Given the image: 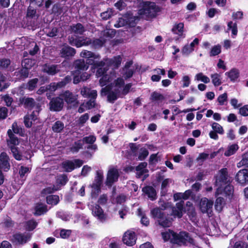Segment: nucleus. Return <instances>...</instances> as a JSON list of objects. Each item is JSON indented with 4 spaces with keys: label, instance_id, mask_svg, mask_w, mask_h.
<instances>
[{
    "label": "nucleus",
    "instance_id": "obj_1",
    "mask_svg": "<svg viewBox=\"0 0 248 248\" xmlns=\"http://www.w3.org/2000/svg\"><path fill=\"white\" fill-rule=\"evenodd\" d=\"M80 55L82 57L86 59V63L88 65H92V69H96V76L97 77H102V78L100 79L101 83L104 79L105 81H107L106 73L108 68L107 67H105L106 65L105 62L100 60L101 56L100 55L87 50H83Z\"/></svg>",
    "mask_w": 248,
    "mask_h": 248
},
{
    "label": "nucleus",
    "instance_id": "obj_2",
    "mask_svg": "<svg viewBox=\"0 0 248 248\" xmlns=\"http://www.w3.org/2000/svg\"><path fill=\"white\" fill-rule=\"evenodd\" d=\"M152 217L155 219L159 225L163 228L171 226L173 220L170 215L164 212L162 209L156 207L151 210Z\"/></svg>",
    "mask_w": 248,
    "mask_h": 248
},
{
    "label": "nucleus",
    "instance_id": "obj_3",
    "mask_svg": "<svg viewBox=\"0 0 248 248\" xmlns=\"http://www.w3.org/2000/svg\"><path fill=\"white\" fill-rule=\"evenodd\" d=\"M160 11V8L155 3L146 1L143 3L142 8L139 10L138 14L141 16H145L148 18H153Z\"/></svg>",
    "mask_w": 248,
    "mask_h": 248
},
{
    "label": "nucleus",
    "instance_id": "obj_4",
    "mask_svg": "<svg viewBox=\"0 0 248 248\" xmlns=\"http://www.w3.org/2000/svg\"><path fill=\"white\" fill-rule=\"evenodd\" d=\"M36 12V9L31 5L27 8L26 15V26L29 29L33 30L39 27L37 22L39 16Z\"/></svg>",
    "mask_w": 248,
    "mask_h": 248
},
{
    "label": "nucleus",
    "instance_id": "obj_5",
    "mask_svg": "<svg viewBox=\"0 0 248 248\" xmlns=\"http://www.w3.org/2000/svg\"><path fill=\"white\" fill-rule=\"evenodd\" d=\"M172 243L179 245H186L187 243L193 244L194 240L189 235V233L186 232H181L179 233L174 232L173 234Z\"/></svg>",
    "mask_w": 248,
    "mask_h": 248
},
{
    "label": "nucleus",
    "instance_id": "obj_6",
    "mask_svg": "<svg viewBox=\"0 0 248 248\" xmlns=\"http://www.w3.org/2000/svg\"><path fill=\"white\" fill-rule=\"evenodd\" d=\"M228 172L227 168H222L218 171V173L215 176V185L218 186L217 191L222 189L224 186L229 182Z\"/></svg>",
    "mask_w": 248,
    "mask_h": 248
},
{
    "label": "nucleus",
    "instance_id": "obj_7",
    "mask_svg": "<svg viewBox=\"0 0 248 248\" xmlns=\"http://www.w3.org/2000/svg\"><path fill=\"white\" fill-rule=\"evenodd\" d=\"M83 163V161L80 159H75L73 160H67L62 162V166L65 171L70 172L76 168L81 167Z\"/></svg>",
    "mask_w": 248,
    "mask_h": 248
},
{
    "label": "nucleus",
    "instance_id": "obj_8",
    "mask_svg": "<svg viewBox=\"0 0 248 248\" xmlns=\"http://www.w3.org/2000/svg\"><path fill=\"white\" fill-rule=\"evenodd\" d=\"M103 178V172L101 170H97L94 180L91 185V187L94 190V192H92V194H95L96 195H98L101 192Z\"/></svg>",
    "mask_w": 248,
    "mask_h": 248
},
{
    "label": "nucleus",
    "instance_id": "obj_9",
    "mask_svg": "<svg viewBox=\"0 0 248 248\" xmlns=\"http://www.w3.org/2000/svg\"><path fill=\"white\" fill-rule=\"evenodd\" d=\"M63 106V99L60 95L52 98L49 103V108L51 111H60L62 109Z\"/></svg>",
    "mask_w": 248,
    "mask_h": 248
},
{
    "label": "nucleus",
    "instance_id": "obj_10",
    "mask_svg": "<svg viewBox=\"0 0 248 248\" xmlns=\"http://www.w3.org/2000/svg\"><path fill=\"white\" fill-rule=\"evenodd\" d=\"M119 176L120 174L118 169L115 168H110L107 174L106 185L109 187H111L114 183L118 181Z\"/></svg>",
    "mask_w": 248,
    "mask_h": 248
},
{
    "label": "nucleus",
    "instance_id": "obj_11",
    "mask_svg": "<svg viewBox=\"0 0 248 248\" xmlns=\"http://www.w3.org/2000/svg\"><path fill=\"white\" fill-rule=\"evenodd\" d=\"M69 43L72 46L80 47L83 46H88L91 44L92 40L83 36L72 37L69 40Z\"/></svg>",
    "mask_w": 248,
    "mask_h": 248
},
{
    "label": "nucleus",
    "instance_id": "obj_12",
    "mask_svg": "<svg viewBox=\"0 0 248 248\" xmlns=\"http://www.w3.org/2000/svg\"><path fill=\"white\" fill-rule=\"evenodd\" d=\"M213 202L206 198H202L200 202V209L202 213L210 214L212 212Z\"/></svg>",
    "mask_w": 248,
    "mask_h": 248
},
{
    "label": "nucleus",
    "instance_id": "obj_13",
    "mask_svg": "<svg viewBox=\"0 0 248 248\" xmlns=\"http://www.w3.org/2000/svg\"><path fill=\"white\" fill-rule=\"evenodd\" d=\"M236 181L242 186L248 184V169H242L238 171L235 175Z\"/></svg>",
    "mask_w": 248,
    "mask_h": 248
},
{
    "label": "nucleus",
    "instance_id": "obj_14",
    "mask_svg": "<svg viewBox=\"0 0 248 248\" xmlns=\"http://www.w3.org/2000/svg\"><path fill=\"white\" fill-rule=\"evenodd\" d=\"M124 243L128 246H132L135 244L136 241V236L135 232L127 231L125 232L123 237Z\"/></svg>",
    "mask_w": 248,
    "mask_h": 248
},
{
    "label": "nucleus",
    "instance_id": "obj_15",
    "mask_svg": "<svg viewBox=\"0 0 248 248\" xmlns=\"http://www.w3.org/2000/svg\"><path fill=\"white\" fill-rule=\"evenodd\" d=\"M92 214L93 216L97 217L101 221H105L106 219V215L99 204H95L93 206Z\"/></svg>",
    "mask_w": 248,
    "mask_h": 248
},
{
    "label": "nucleus",
    "instance_id": "obj_16",
    "mask_svg": "<svg viewBox=\"0 0 248 248\" xmlns=\"http://www.w3.org/2000/svg\"><path fill=\"white\" fill-rule=\"evenodd\" d=\"M19 102L20 104H23L24 107L25 108L30 110L37 105L34 99L31 97H26L25 96L21 97L19 99Z\"/></svg>",
    "mask_w": 248,
    "mask_h": 248
},
{
    "label": "nucleus",
    "instance_id": "obj_17",
    "mask_svg": "<svg viewBox=\"0 0 248 248\" xmlns=\"http://www.w3.org/2000/svg\"><path fill=\"white\" fill-rule=\"evenodd\" d=\"M142 191L152 201H155L157 198L156 190L152 186H144L142 188Z\"/></svg>",
    "mask_w": 248,
    "mask_h": 248
},
{
    "label": "nucleus",
    "instance_id": "obj_18",
    "mask_svg": "<svg viewBox=\"0 0 248 248\" xmlns=\"http://www.w3.org/2000/svg\"><path fill=\"white\" fill-rule=\"evenodd\" d=\"M76 50L75 48L69 46H64L61 50V56L62 58H69L72 57L76 54Z\"/></svg>",
    "mask_w": 248,
    "mask_h": 248
},
{
    "label": "nucleus",
    "instance_id": "obj_19",
    "mask_svg": "<svg viewBox=\"0 0 248 248\" xmlns=\"http://www.w3.org/2000/svg\"><path fill=\"white\" fill-rule=\"evenodd\" d=\"M126 18L127 26L129 27H135L140 20V18L138 16H134L131 13H127L125 14Z\"/></svg>",
    "mask_w": 248,
    "mask_h": 248
},
{
    "label": "nucleus",
    "instance_id": "obj_20",
    "mask_svg": "<svg viewBox=\"0 0 248 248\" xmlns=\"http://www.w3.org/2000/svg\"><path fill=\"white\" fill-rule=\"evenodd\" d=\"M184 205V202L183 201H181L180 202L176 203V208L172 209L173 215L178 218H181L183 217V212H186Z\"/></svg>",
    "mask_w": 248,
    "mask_h": 248
},
{
    "label": "nucleus",
    "instance_id": "obj_21",
    "mask_svg": "<svg viewBox=\"0 0 248 248\" xmlns=\"http://www.w3.org/2000/svg\"><path fill=\"white\" fill-rule=\"evenodd\" d=\"M62 98H63L67 104H71L77 100L74 94L68 90L65 91L62 93L60 94Z\"/></svg>",
    "mask_w": 248,
    "mask_h": 248
},
{
    "label": "nucleus",
    "instance_id": "obj_22",
    "mask_svg": "<svg viewBox=\"0 0 248 248\" xmlns=\"http://www.w3.org/2000/svg\"><path fill=\"white\" fill-rule=\"evenodd\" d=\"M219 194L217 190L216 192L215 196L217 197L215 203V207L216 210L218 212H220L223 210V208L226 204V201L224 198L219 197L217 195Z\"/></svg>",
    "mask_w": 248,
    "mask_h": 248
},
{
    "label": "nucleus",
    "instance_id": "obj_23",
    "mask_svg": "<svg viewBox=\"0 0 248 248\" xmlns=\"http://www.w3.org/2000/svg\"><path fill=\"white\" fill-rule=\"evenodd\" d=\"M7 135L9 138V140H7L8 145L11 144V146H16L19 144V141L18 138L15 135L11 129H9L8 130Z\"/></svg>",
    "mask_w": 248,
    "mask_h": 248
},
{
    "label": "nucleus",
    "instance_id": "obj_24",
    "mask_svg": "<svg viewBox=\"0 0 248 248\" xmlns=\"http://www.w3.org/2000/svg\"><path fill=\"white\" fill-rule=\"evenodd\" d=\"M58 65L56 64L50 65L45 64L44 65V72L50 75H55L60 71V70L58 69Z\"/></svg>",
    "mask_w": 248,
    "mask_h": 248
},
{
    "label": "nucleus",
    "instance_id": "obj_25",
    "mask_svg": "<svg viewBox=\"0 0 248 248\" xmlns=\"http://www.w3.org/2000/svg\"><path fill=\"white\" fill-rule=\"evenodd\" d=\"M184 28V23L180 22L174 26L171 29V31L174 34H177L180 37L184 38L185 36L183 34Z\"/></svg>",
    "mask_w": 248,
    "mask_h": 248
},
{
    "label": "nucleus",
    "instance_id": "obj_26",
    "mask_svg": "<svg viewBox=\"0 0 248 248\" xmlns=\"http://www.w3.org/2000/svg\"><path fill=\"white\" fill-rule=\"evenodd\" d=\"M225 75L228 76L231 81L234 82L239 77L240 73L238 69L233 68L230 71L226 72Z\"/></svg>",
    "mask_w": 248,
    "mask_h": 248
},
{
    "label": "nucleus",
    "instance_id": "obj_27",
    "mask_svg": "<svg viewBox=\"0 0 248 248\" xmlns=\"http://www.w3.org/2000/svg\"><path fill=\"white\" fill-rule=\"evenodd\" d=\"M13 237L16 241L21 245L26 243L28 240L30 238V236L28 235H25L21 233L14 234Z\"/></svg>",
    "mask_w": 248,
    "mask_h": 248
},
{
    "label": "nucleus",
    "instance_id": "obj_28",
    "mask_svg": "<svg viewBox=\"0 0 248 248\" xmlns=\"http://www.w3.org/2000/svg\"><path fill=\"white\" fill-rule=\"evenodd\" d=\"M34 215L36 216H41L47 211V206L42 203H38L34 208Z\"/></svg>",
    "mask_w": 248,
    "mask_h": 248
},
{
    "label": "nucleus",
    "instance_id": "obj_29",
    "mask_svg": "<svg viewBox=\"0 0 248 248\" xmlns=\"http://www.w3.org/2000/svg\"><path fill=\"white\" fill-rule=\"evenodd\" d=\"M71 30L75 33L80 35L83 34L85 31L84 27L80 23H78L71 26Z\"/></svg>",
    "mask_w": 248,
    "mask_h": 248
},
{
    "label": "nucleus",
    "instance_id": "obj_30",
    "mask_svg": "<svg viewBox=\"0 0 248 248\" xmlns=\"http://www.w3.org/2000/svg\"><path fill=\"white\" fill-rule=\"evenodd\" d=\"M83 145L84 144L82 140H79L75 141L73 145L70 148V151L73 153H77L79 150L83 148Z\"/></svg>",
    "mask_w": 248,
    "mask_h": 248
},
{
    "label": "nucleus",
    "instance_id": "obj_31",
    "mask_svg": "<svg viewBox=\"0 0 248 248\" xmlns=\"http://www.w3.org/2000/svg\"><path fill=\"white\" fill-rule=\"evenodd\" d=\"M75 68L77 69L78 71L86 70L88 68L89 65L86 63V62H85L84 60H77L75 62Z\"/></svg>",
    "mask_w": 248,
    "mask_h": 248
},
{
    "label": "nucleus",
    "instance_id": "obj_32",
    "mask_svg": "<svg viewBox=\"0 0 248 248\" xmlns=\"http://www.w3.org/2000/svg\"><path fill=\"white\" fill-rule=\"evenodd\" d=\"M46 201L48 204L57 205L59 201V196L57 195H48L46 197Z\"/></svg>",
    "mask_w": 248,
    "mask_h": 248
},
{
    "label": "nucleus",
    "instance_id": "obj_33",
    "mask_svg": "<svg viewBox=\"0 0 248 248\" xmlns=\"http://www.w3.org/2000/svg\"><path fill=\"white\" fill-rule=\"evenodd\" d=\"M228 30H231L232 31V38H235L238 32L237 25L236 22L233 23L232 21H229L227 24Z\"/></svg>",
    "mask_w": 248,
    "mask_h": 248
},
{
    "label": "nucleus",
    "instance_id": "obj_34",
    "mask_svg": "<svg viewBox=\"0 0 248 248\" xmlns=\"http://www.w3.org/2000/svg\"><path fill=\"white\" fill-rule=\"evenodd\" d=\"M38 81L39 80L37 78H34L29 80L26 85L25 88L30 91L34 90L37 87Z\"/></svg>",
    "mask_w": 248,
    "mask_h": 248
},
{
    "label": "nucleus",
    "instance_id": "obj_35",
    "mask_svg": "<svg viewBox=\"0 0 248 248\" xmlns=\"http://www.w3.org/2000/svg\"><path fill=\"white\" fill-rule=\"evenodd\" d=\"M36 63L35 59L25 58L22 61V66L31 69Z\"/></svg>",
    "mask_w": 248,
    "mask_h": 248
},
{
    "label": "nucleus",
    "instance_id": "obj_36",
    "mask_svg": "<svg viewBox=\"0 0 248 248\" xmlns=\"http://www.w3.org/2000/svg\"><path fill=\"white\" fill-rule=\"evenodd\" d=\"M239 147L236 144H233L228 147L227 150L224 153V155L230 156L234 155L238 150Z\"/></svg>",
    "mask_w": 248,
    "mask_h": 248
},
{
    "label": "nucleus",
    "instance_id": "obj_37",
    "mask_svg": "<svg viewBox=\"0 0 248 248\" xmlns=\"http://www.w3.org/2000/svg\"><path fill=\"white\" fill-rule=\"evenodd\" d=\"M64 127V124L61 121H57L52 127V130L55 133H61Z\"/></svg>",
    "mask_w": 248,
    "mask_h": 248
},
{
    "label": "nucleus",
    "instance_id": "obj_38",
    "mask_svg": "<svg viewBox=\"0 0 248 248\" xmlns=\"http://www.w3.org/2000/svg\"><path fill=\"white\" fill-rule=\"evenodd\" d=\"M122 59L120 55L114 56L109 61V63L115 68H118L122 62Z\"/></svg>",
    "mask_w": 248,
    "mask_h": 248
},
{
    "label": "nucleus",
    "instance_id": "obj_39",
    "mask_svg": "<svg viewBox=\"0 0 248 248\" xmlns=\"http://www.w3.org/2000/svg\"><path fill=\"white\" fill-rule=\"evenodd\" d=\"M10 148L13 154L14 157L17 160H21L22 159V155L19 152L18 148L15 146H10Z\"/></svg>",
    "mask_w": 248,
    "mask_h": 248
},
{
    "label": "nucleus",
    "instance_id": "obj_40",
    "mask_svg": "<svg viewBox=\"0 0 248 248\" xmlns=\"http://www.w3.org/2000/svg\"><path fill=\"white\" fill-rule=\"evenodd\" d=\"M149 155L148 150L145 147L141 148L140 150V153L138 156L139 160H144Z\"/></svg>",
    "mask_w": 248,
    "mask_h": 248
},
{
    "label": "nucleus",
    "instance_id": "obj_41",
    "mask_svg": "<svg viewBox=\"0 0 248 248\" xmlns=\"http://www.w3.org/2000/svg\"><path fill=\"white\" fill-rule=\"evenodd\" d=\"M212 82L215 87H217L222 84L221 80L220 78V75L217 73L212 74L211 76Z\"/></svg>",
    "mask_w": 248,
    "mask_h": 248
},
{
    "label": "nucleus",
    "instance_id": "obj_42",
    "mask_svg": "<svg viewBox=\"0 0 248 248\" xmlns=\"http://www.w3.org/2000/svg\"><path fill=\"white\" fill-rule=\"evenodd\" d=\"M174 233V231L169 229L168 232H162L161 235L165 241H168L170 240V241L172 243V237H173V234Z\"/></svg>",
    "mask_w": 248,
    "mask_h": 248
},
{
    "label": "nucleus",
    "instance_id": "obj_43",
    "mask_svg": "<svg viewBox=\"0 0 248 248\" xmlns=\"http://www.w3.org/2000/svg\"><path fill=\"white\" fill-rule=\"evenodd\" d=\"M52 13L56 16H60L62 13V8L60 4L57 3L53 5Z\"/></svg>",
    "mask_w": 248,
    "mask_h": 248
},
{
    "label": "nucleus",
    "instance_id": "obj_44",
    "mask_svg": "<svg viewBox=\"0 0 248 248\" xmlns=\"http://www.w3.org/2000/svg\"><path fill=\"white\" fill-rule=\"evenodd\" d=\"M116 33V31L114 29H108L103 31V35L106 38L111 39L115 36Z\"/></svg>",
    "mask_w": 248,
    "mask_h": 248
},
{
    "label": "nucleus",
    "instance_id": "obj_45",
    "mask_svg": "<svg viewBox=\"0 0 248 248\" xmlns=\"http://www.w3.org/2000/svg\"><path fill=\"white\" fill-rule=\"evenodd\" d=\"M195 80L201 81L204 83H208L210 80V78L205 75H204L202 73H199L196 75Z\"/></svg>",
    "mask_w": 248,
    "mask_h": 248
},
{
    "label": "nucleus",
    "instance_id": "obj_46",
    "mask_svg": "<svg viewBox=\"0 0 248 248\" xmlns=\"http://www.w3.org/2000/svg\"><path fill=\"white\" fill-rule=\"evenodd\" d=\"M223 188V192L226 196H232L233 194V186L230 184H227V185L224 186Z\"/></svg>",
    "mask_w": 248,
    "mask_h": 248
},
{
    "label": "nucleus",
    "instance_id": "obj_47",
    "mask_svg": "<svg viewBox=\"0 0 248 248\" xmlns=\"http://www.w3.org/2000/svg\"><path fill=\"white\" fill-rule=\"evenodd\" d=\"M140 146V144H137L136 143H130L129 144L130 151L134 156H137L138 155V150Z\"/></svg>",
    "mask_w": 248,
    "mask_h": 248
},
{
    "label": "nucleus",
    "instance_id": "obj_48",
    "mask_svg": "<svg viewBox=\"0 0 248 248\" xmlns=\"http://www.w3.org/2000/svg\"><path fill=\"white\" fill-rule=\"evenodd\" d=\"M106 42V39L104 38H98L94 39L92 43L95 47H102Z\"/></svg>",
    "mask_w": 248,
    "mask_h": 248
},
{
    "label": "nucleus",
    "instance_id": "obj_49",
    "mask_svg": "<svg viewBox=\"0 0 248 248\" xmlns=\"http://www.w3.org/2000/svg\"><path fill=\"white\" fill-rule=\"evenodd\" d=\"M40 107L41 106L40 104L37 103L36 105V108L38 109V110L33 111L31 114H27L32 121L35 122L38 119L37 116L40 110L41 109Z\"/></svg>",
    "mask_w": 248,
    "mask_h": 248
},
{
    "label": "nucleus",
    "instance_id": "obj_50",
    "mask_svg": "<svg viewBox=\"0 0 248 248\" xmlns=\"http://www.w3.org/2000/svg\"><path fill=\"white\" fill-rule=\"evenodd\" d=\"M124 26H127L126 18L125 17V15L122 17H119L117 20V23L114 24L115 28H118Z\"/></svg>",
    "mask_w": 248,
    "mask_h": 248
},
{
    "label": "nucleus",
    "instance_id": "obj_51",
    "mask_svg": "<svg viewBox=\"0 0 248 248\" xmlns=\"http://www.w3.org/2000/svg\"><path fill=\"white\" fill-rule=\"evenodd\" d=\"M68 181V179L67 176L65 174H62L59 176L56 180V182L59 185L64 186L67 183Z\"/></svg>",
    "mask_w": 248,
    "mask_h": 248
},
{
    "label": "nucleus",
    "instance_id": "obj_52",
    "mask_svg": "<svg viewBox=\"0 0 248 248\" xmlns=\"http://www.w3.org/2000/svg\"><path fill=\"white\" fill-rule=\"evenodd\" d=\"M96 140V137L93 135H90L89 136H86L82 139V141L84 143L89 144H92Z\"/></svg>",
    "mask_w": 248,
    "mask_h": 248
},
{
    "label": "nucleus",
    "instance_id": "obj_53",
    "mask_svg": "<svg viewBox=\"0 0 248 248\" xmlns=\"http://www.w3.org/2000/svg\"><path fill=\"white\" fill-rule=\"evenodd\" d=\"M221 53V46L219 45H217L213 46L210 52L211 57L215 56Z\"/></svg>",
    "mask_w": 248,
    "mask_h": 248
},
{
    "label": "nucleus",
    "instance_id": "obj_54",
    "mask_svg": "<svg viewBox=\"0 0 248 248\" xmlns=\"http://www.w3.org/2000/svg\"><path fill=\"white\" fill-rule=\"evenodd\" d=\"M118 97H119V96L117 95V94H116V93L112 92L111 90L107 96V100L109 103H114V101H116Z\"/></svg>",
    "mask_w": 248,
    "mask_h": 248
},
{
    "label": "nucleus",
    "instance_id": "obj_55",
    "mask_svg": "<svg viewBox=\"0 0 248 248\" xmlns=\"http://www.w3.org/2000/svg\"><path fill=\"white\" fill-rule=\"evenodd\" d=\"M212 127L215 131L220 134H223L224 133V130L223 127L218 123L214 122L212 124Z\"/></svg>",
    "mask_w": 248,
    "mask_h": 248
},
{
    "label": "nucleus",
    "instance_id": "obj_56",
    "mask_svg": "<svg viewBox=\"0 0 248 248\" xmlns=\"http://www.w3.org/2000/svg\"><path fill=\"white\" fill-rule=\"evenodd\" d=\"M27 229L29 231H33L37 226V223L35 220H30L27 222Z\"/></svg>",
    "mask_w": 248,
    "mask_h": 248
},
{
    "label": "nucleus",
    "instance_id": "obj_57",
    "mask_svg": "<svg viewBox=\"0 0 248 248\" xmlns=\"http://www.w3.org/2000/svg\"><path fill=\"white\" fill-rule=\"evenodd\" d=\"M139 215L141 216L140 222L141 223L145 226H148L149 225V218L146 216V215L142 213V212L140 211V209H139Z\"/></svg>",
    "mask_w": 248,
    "mask_h": 248
},
{
    "label": "nucleus",
    "instance_id": "obj_58",
    "mask_svg": "<svg viewBox=\"0 0 248 248\" xmlns=\"http://www.w3.org/2000/svg\"><path fill=\"white\" fill-rule=\"evenodd\" d=\"M11 129L14 134H19L20 136H22V129L18 126L16 122H14L12 125Z\"/></svg>",
    "mask_w": 248,
    "mask_h": 248
},
{
    "label": "nucleus",
    "instance_id": "obj_59",
    "mask_svg": "<svg viewBox=\"0 0 248 248\" xmlns=\"http://www.w3.org/2000/svg\"><path fill=\"white\" fill-rule=\"evenodd\" d=\"M71 233V230L62 229L60 231V235L62 238L67 239L70 236Z\"/></svg>",
    "mask_w": 248,
    "mask_h": 248
},
{
    "label": "nucleus",
    "instance_id": "obj_60",
    "mask_svg": "<svg viewBox=\"0 0 248 248\" xmlns=\"http://www.w3.org/2000/svg\"><path fill=\"white\" fill-rule=\"evenodd\" d=\"M87 149L88 150H91L92 151L90 152L89 151H87L85 152V153L88 155H89L91 157L92 156L93 153L95 151L97 150V146L96 144H92L89 145L87 146Z\"/></svg>",
    "mask_w": 248,
    "mask_h": 248
},
{
    "label": "nucleus",
    "instance_id": "obj_61",
    "mask_svg": "<svg viewBox=\"0 0 248 248\" xmlns=\"http://www.w3.org/2000/svg\"><path fill=\"white\" fill-rule=\"evenodd\" d=\"M11 64V61L9 59L3 58L0 60V68H7Z\"/></svg>",
    "mask_w": 248,
    "mask_h": 248
},
{
    "label": "nucleus",
    "instance_id": "obj_62",
    "mask_svg": "<svg viewBox=\"0 0 248 248\" xmlns=\"http://www.w3.org/2000/svg\"><path fill=\"white\" fill-rule=\"evenodd\" d=\"M151 97L153 101L163 100L164 99V97L162 94L156 92H154L152 93Z\"/></svg>",
    "mask_w": 248,
    "mask_h": 248
},
{
    "label": "nucleus",
    "instance_id": "obj_63",
    "mask_svg": "<svg viewBox=\"0 0 248 248\" xmlns=\"http://www.w3.org/2000/svg\"><path fill=\"white\" fill-rule=\"evenodd\" d=\"M8 109L7 108L0 107V120L6 119L8 116Z\"/></svg>",
    "mask_w": 248,
    "mask_h": 248
},
{
    "label": "nucleus",
    "instance_id": "obj_64",
    "mask_svg": "<svg viewBox=\"0 0 248 248\" xmlns=\"http://www.w3.org/2000/svg\"><path fill=\"white\" fill-rule=\"evenodd\" d=\"M239 113L243 116H248V105H245L239 108Z\"/></svg>",
    "mask_w": 248,
    "mask_h": 248
}]
</instances>
